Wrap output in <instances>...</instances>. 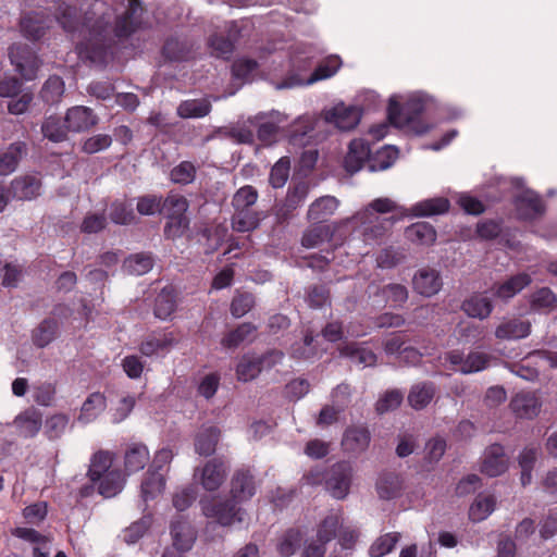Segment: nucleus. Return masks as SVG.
Listing matches in <instances>:
<instances>
[{
  "label": "nucleus",
  "mask_w": 557,
  "mask_h": 557,
  "mask_svg": "<svg viewBox=\"0 0 557 557\" xmlns=\"http://www.w3.org/2000/svg\"><path fill=\"white\" fill-rule=\"evenodd\" d=\"M9 55L16 72L24 79L32 81L36 78L41 61L28 46L14 45L10 48Z\"/></svg>",
  "instance_id": "7"
},
{
  "label": "nucleus",
  "mask_w": 557,
  "mask_h": 557,
  "mask_svg": "<svg viewBox=\"0 0 557 557\" xmlns=\"http://www.w3.org/2000/svg\"><path fill=\"white\" fill-rule=\"evenodd\" d=\"M330 237V228L325 225H314L309 228L301 238V244L306 248L319 246Z\"/></svg>",
  "instance_id": "63"
},
{
  "label": "nucleus",
  "mask_w": 557,
  "mask_h": 557,
  "mask_svg": "<svg viewBox=\"0 0 557 557\" xmlns=\"http://www.w3.org/2000/svg\"><path fill=\"white\" fill-rule=\"evenodd\" d=\"M382 294L391 307H400L408 299V290L401 284H388L382 288Z\"/></svg>",
  "instance_id": "60"
},
{
  "label": "nucleus",
  "mask_w": 557,
  "mask_h": 557,
  "mask_svg": "<svg viewBox=\"0 0 557 557\" xmlns=\"http://www.w3.org/2000/svg\"><path fill=\"white\" fill-rule=\"evenodd\" d=\"M370 441L371 434L367 426L350 425L343 434L342 447L346 453L360 454L369 447Z\"/></svg>",
  "instance_id": "12"
},
{
  "label": "nucleus",
  "mask_w": 557,
  "mask_h": 557,
  "mask_svg": "<svg viewBox=\"0 0 557 557\" xmlns=\"http://www.w3.org/2000/svg\"><path fill=\"white\" fill-rule=\"evenodd\" d=\"M97 492L104 498H111L122 492L125 478L120 469H115L106 475L101 476V480L97 481Z\"/></svg>",
  "instance_id": "29"
},
{
  "label": "nucleus",
  "mask_w": 557,
  "mask_h": 557,
  "mask_svg": "<svg viewBox=\"0 0 557 557\" xmlns=\"http://www.w3.org/2000/svg\"><path fill=\"white\" fill-rule=\"evenodd\" d=\"M97 122L98 117L94 111L84 106H76L69 109L64 117V123L70 132L87 131L95 126Z\"/></svg>",
  "instance_id": "14"
},
{
  "label": "nucleus",
  "mask_w": 557,
  "mask_h": 557,
  "mask_svg": "<svg viewBox=\"0 0 557 557\" xmlns=\"http://www.w3.org/2000/svg\"><path fill=\"white\" fill-rule=\"evenodd\" d=\"M490 362V358L484 352H470L465 357V363L458 370L465 374L484 370Z\"/></svg>",
  "instance_id": "62"
},
{
  "label": "nucleus",
  "mask_w": 557,
  "mask_h": 557,
  "mask_svg": "<svg viewBox=\"0 0 557 557\" xmlns=\"http://www.w3.org/2000/svg\"><path fill=\"white\" fill-rule=\"evenodd\" d=\"M302 536L299 530H287L277 543V552L282 557H289L300 546Z\"/></svg>",
  "instance_id": "54"
},
{
  "label": "nucleus",
  "mask_w": 557,
  "mask_h": 557,
  "mask_svg": "<svg viewBox=\"0 0 557 557\" xmlns=\"http://www.w3.org/2000/svg\"><path fill=\"white\" fill-rule=\"evenodd\" d=\"M508 468V458L504 447L499 444L488 446L484 453L481 466L482 473L494 478L504 473Z\"/></svg>",
  "instance_id": "13"
},
{
  "label": "nucleus",
  "mask_w": 557,
  "mask_h": 557,
  "mask_svg": "<svg viewBox=\"0 0 557 557\" xmlns=\"http://www.w3.org/2000/svg\"><path fill=\"white\" fill-rule=\"evenodd\" d=\"M15 423L25 437H33L40 431L42 414L36 409H28L16 417Z\"/></svg>",
  "instance_id": "41"
},
{
  "label": "nucleus",
  "mask_w": 557,
  "mask_h": 557,
  "mask_svg": "<svg viewBox=\"0 0 557 557\" xmlns=\"http://www.w3.org/2000/svg\"><path fill=\"white\" fill-rule=\"evenodd\" d=\"M20 25L24 37L34 41L40 39L49 27L47 22L44 21L37 12L25 14L21 18Z\"/></svg>",
  "instance_id": "36"
},
{
  "label": "nucleus",
  "mask_w": 557,
  "mask_h": 557,
  "mask_svg": "<svg viewBox=\"0 0 557 557\" xmlns=\"http://www.w3.org/2000/svg\"><path fill=\"white\" fill-rule=\"evenodd\" d=\"M361 119V111L354 106L343 103L335 106L325 113V121L334 124L341 131L355 128Z\"/></svg>",
  "instance_id": "9"
},
{
  "label": "nucleus",
  "mask_w": 557,
  "mask_h": 557,
  "mask_svg": "<svg viewBox=\"0 0 557 557\" xmlns=\"http://www.w3.org/2000/svg\"><path fill=\"white\" fill-rule=\"evenodd\" d=\"M220 438V430L216 426L202 428L195 437V451L200 456L214 454Z\"/></svg>",
  "instance_id": "27"
},
{
  "label": "nucleus",
  "mask_w": 557,
  "mask_h": 557,
  "mask_svg": "<svg viewBox=\"0 0 557 557\" xmlns=\"http://www.w3.org/2000/svg\"><path fill=\"white\" fill-rule=\"evenodd\" d=\"M191 54L190 47L186 41L177 38H168L162 48V55L168 61H185Z\"/></svg>",
  "instance_id": "44"
},
{
  "label": "nucleus",
  "mask_w": 557,
  "mask_h": 557,
  "mask_svg": "<svg viewBox=\"0 0 557 557\" xmlns=\"http://www.w3.org/2000/svg\"><path fill=\"white\" fill-rule=\"evenodd\" d=\"M341 517L336 513L326 516L318 525L317 540L320 544L325 545L337 536L341 528Z\"/></svg>",
  "instance_id": "46"
},
{
  "label": "nucleus",
  "mask_w": 557,
  "mask_h": 557,
  "mask_svg": "<svg viewBox=\"0 0 557 557\" xmlns=\"http://www.w3.org/2000/svg\"><path fill=\"white\" fill-rule=\"evenodd\" d=\"M64 94V82L60 76L52 75L40 90L41 99L49 104L58 103Z\"/></svg>",
  "instance_id": "48"
},
{
  "label": "nucleus",
  "mask_w": 557,
  "mask_h": 557,
  "mask_svg": "<svg viewBox=\"0 0 557 557\" xmlns=\"http://www.w3.org/2000/svg\"><path fill=\"white\" fill-rule=\"evenodd\" d=\"M238 29L235 23L228 29L227 35L215 34L209 38V47L211 52L216 58L230 59L235 48Z\"/></svg>",
  "instance_id": "21"
},
{
  "label": "nucleus",
  "mask_w": 557,
  "mask_h": 557,
  "mask_svg": "<svg viewBox=\"0 0 557 557\" xmlns=\"http://www.w3.org/2000/svg\"><path fill=\"white\" fill-rule=\"evenodd\" d=\"M495 503L492 495H479L469 509V518L474 522L486 519L493 512Z\"/></svg>",
  "instance_id": "52"
},
{
  "label": "nucleus",
  "mask_w": 557,
  "mask_h": 557,
  "mask_svg": "<svg viewBox=\"0 0 557 557\" xmlns=\"http://www.w3.org/2000/svg\"><path fill=\"white\" fill-rule=\"evenodd\" d=\"M256 481L251 470L242 467L235 470L231 479V496L237 502H247L256 494Z\"/></svg>",
  "instance_id": "8"
},
{
  "label": "nucleus",
  "mask_w": 557,
  "mask_h": 557,
  "mask_svg": "<svg viewBox=\"0 0 557 557\" xmlns=\"http://www.w3.org/2000/svg\"><path fill=\"white\" fill-rule=\"evenodd\" d=\"M149 460V450L144 444L133 443L125 451L124 465L128 473L144 469Z\"/></svg>",
  "instance_id": "30"
},
{
  "label": "nucleus",
  "mask_w": 557,
  "mask_h": 557,
  "mask_svg": "<svg viewBox=\"0 0 557 557\" xmlns=\"http://www.w3.org/2000/svg\"><path fill=\"white\" fill-rule=\"evenodd\" d=\"M370 152V146L366 140L361 138L352 139L344 159L345 170L350 174L360 171L364 162L369 160Z\"/></svg>",
  "instance_id": "15"
},
{
  "label": "nucleus",
  "mask_w": 557,
  "mask_h": 557,
  "mask_svg": "<svg viewBox=\"0 0 557 557\" xmlns=\"http://www.w3.org/2000/svg\"><path fill=\"white\" fill-rule=\"evenodd\" d=\"M176 343L173 332H153L140 343L139 351L146 357H151L170 351Z\"/></svg>",
  "instance_id": "11"
},
{
  "label": "nucleus",
  "mask_w": 557,
  "mask_h": 557,
  "mask_svg": "<svg viewBox=\"0 0 557 557\" xmlns=\"http://www.w3.org/2000/svg\"><path fill=\"white\" fill-rule=\"evenodd\" d=\"M309 194V185L298 182L288 187L287 195L278 209V215L287 219L298 207L302 205Z\"/></svg>",
  "instance_id": "20"
},
{
  "label": "nucleus",
  "mask_w": 557,
  "mask_h": 557,
  "mask_svg": "<svg viewBox=\"0 0 557 557\" xmlns=\"http://www.w3.org/2000/svg\"><path fill=\"white\" fill-rule=\"evenodd\" d=\"M240 502L231 498L218 500L202 506L206 517L213 518L222 527H230L236 522H243L245 510L238 505Z\"/></svg>",
  "instance_id": "5"
},
{
  "label": "nucleus",
  "mask_w": 557,
  "mask_h": 557,
  "mask_svg": "<svg viewBox=\"0 0 557 557\" xmlns=\"http://www.w3.org/2000/svg\"><path fill=\"white\" fill-rule=\"evenodd\" d=\"M153 259L147 253H136L124 260L123 268L128 274L143 275L152 269Z\"/></svg>",
  "instance_id": "50"
},
{
  "label": "nucleus",
  "mask_w": 557,
  "mask_h": 557,
  "mask_svg": "<svg viewBox=\"0 0 557 557\" xmlns=\"http://www.w3.org/2000/svg\"><path fill=\"white\" fill-rule=\"evenodd\" d=\"M258 199V191L255 187L246 185L240 187L233 196L232 206L234 210L253 209Z\"/></svg>",
  "instance_id": "55"
},
{
  "label": "nucleus",
  "mask_w": 557,
  "mask_h": 557,
  "mask_svg": "<svg viewBox=\"0 0 557 557\" xmlns=\"http://www.w3.org/2000/svg\"><path fill=\"white\" fill-rule=\"evenodd\" d=\"M197 174L196 165L190 161H182L175 165L170 172V181L178 185L191 184Z\"/></svg>",
  "instance_id": "51"
},
{
  "label": "nucleus",
  "mask_w": 557,
  "mask_h": 557,
  "mask_svg": "<svg viewBox=\"0 0 557 557\" xmlns=\"http://www.w3.org/2000/svg\"><path fill=\"white\" fill-rule=\"evenodd\" d=\"M109 215L113 223L121 225L129 224L135 219L133 208L122 201H114L111 205Z\"/></svg>",
  "instance_id": "59"
},
{
  "label": "nucleus",
  "mask_w": 557,
  "mask_h": 557,
  "mask_svg": "<svg viewBox=\"0 0 557 557\" xmlns=\"http://www.w3.org/2000/svg\"><path fill=\"white\" fill-rule=\"evenodd\" d=\"M412 284L418 294L431 297L441 290L443 282L436 270L425 268L416 273Z\"/></svg>",
  "instance_id": "16"
},
{
  "label": "nucleus",
  "mask_w": 557,
  "mask_h": 557,
  "mask_svg": "<svg viewBox=\"0 0 557 557\" xmlns=\"http://www.w3.org/2000/svg\"><path fill=\"white\" fill-rule=\"evenodd\" d=\"M510 408L519 418L532 419L541 408L540 398L532 392H520L510 401Z\"/></svg>",
  "instance_id": "18"
},
{
  "label": "nucleus",
  "mask_w": 557,
  "mask_h": 557,
  "mask_svg": "<svg viewBox=\"0 0 557 557\" xmlns=\"http://www.w3.org/2000/svg\"><path fill=\"white\" fill-rule=\"evenodd\" d=\"M515 216L522 222H533L546 212V203L537 193L525 189L512 198Z\"/></svg>",
  "instance_id": "3"
},
{
  "label": "nucleus",
  "mask_w": 557,
  "mask_h": 557,
  "mask_svg": "<svg viewBox=\"0 0 557 557\" xmlns=\"http://www.w3.org/2000/svg\"><path fill=\"white\" fill-rule=\"evenodd\" d=\"M338 207V201L335 197L324 196L317 199L308 210V219L314 222H323L327 216L332 215Z\"/></svg>",
  "instance_id": "40"
},
{
  "label": "nucleus",
  "mask_w": 557,
  "mask_h": 557,
  "mask_svg": "<svg viewBox=\"0 0 557 557\" xmlns=\"http://www.w3.org/2000/svg\"><path fill=\"white\" fill-rule=\"evenodd\" d=\"M260 221V213L255 209L234 210L231 224L234 231L248 233L256 230L259 226Z\"/></svg>",
  "instance_id": "33"
},
{
  "label": "nucleus",
  "mask_w": 557,
  "mask_h": 557,
  "mask_svg": "<svg viewBox=\"0 0 557 557\" xmlns=\"http://www.w3.org/2000/svg\"><path fill=\"white\" fill-rule=\"evenodd\" d=\"M26 149L22 141L11 144L3 153H0V175H9L15 171Z\"/></svg>",
  "instance_id": "39"
},
{
  "label": "nucleus",
  "mask_w": 557,
  "mask_h": 557,
  "mask_svg": "<svg viewBox=\"0 0 557 557\" xmlns=\"http://www.w3.org/2000/svg\"><path fill=\"white\" fill-rule=\"evenodd\" d=\"M401 535L399 532H389L379 536L370 546V557H383L395 548Z\"/></svg>",
  "instance_id": "47"
},
{
  "label": "nucleus",
  "mask_w": 557,
  "mask_h": 557,
  "mask_svg": "<svg viewBox=\"0 0 557 557\" xmlns=\"http://www.w3.org/2000/svg\"><path fill=\"white\" fill-rule=\"evenodd\" d=\"M113 453L108 450L96 451L90 458V463L87 471V478L89 479V482L95 483L101 480V476L115 470L116 468H113Z\"/></svg>",
  "instance_id": "23"
},
{
  "label": "nucleus",
  "mask_w": 557,
  "mask_h": 557,
  "mask_svg": "<svg viewBox=\"0 0 557 557\" xmlns=\"http://www.w3.org/2000/svg\"><path fill=\"white\" fill-rule=\"evenodd\" d=\"M256 305V299L253 294L249 292H240L236 290L234 297L232 298L230 312L231 314L238 319L247 314Z\"/></svg>",
  "instance_id": "49"
},
{
  "label": "nucleus",
  "mask_w": 557,
  "mask_h": 557,
  "mask_svg": "<svg viewBox=\"0 0 557 557\" xmlns=\"http://www.w3.org/2000/svg\"><path fill=\"white\" fill-rule=\"evenodd\" d=\"M66 124H63L61 117L50 115L45 119L41 125V133L45 138L53 143H61L66 139Z\"/></svg>",
  "instance_id": "45"
},
{
  "label": "nucleus",
  "mask_w": 557,
  "mask_h": 557,
  "mask_svg": "<svg viewBox=\"0 0 557 557\" xmlns=\"http://www.w3.org/2000/svg\"><path fill=\"white\" fill-rule=\"evenodd\" d=\"M290 161L289 158H281L271 169L269 182L273 188L283 187L289 176Z\"/></svg>",
  "instance_id": "57"
},
{
  "label": "nucleus",
  "mask_w": 557,
  "mask_h": 557,
  "mask_svg": "<svg viewBox=\"0 0 557 557\" xmlns=\"http://www.w3.org/2000/svg\"><path fill=\"white\" fill-rule=\"evenodd\" d=\"M404 394L399 389L386 391L376 401L375 410L377 413L383 414L385 412L397 409L403 403Z\"/></svg>",
  "instance_id": "58"
},
{
  "label": "nucleus",
  "mask_w": 557,
  "mask_h": 557,
  "mask_svg": "<svg viewBox=\"0 0 557 557\" xmlns=\"http://www.w3.org/2000/svg\"><path fill=\"white\" fill-rule=\"evenodd\" d=\"M41 182L34 175L16 177L12 181L10 193L18 200H30L39 195Z\"/></svg>",
  "instance_id": "22"
},
{
  "label": "nucleus",
  "mask_w": 557,
  "mask_h": 557,
  "mask_svg": "<svg viewBox=\"0 0 557 557\" xmlns=\"http://www.w3.org/2000/svg\"><path fill=\"white\" fill-rule=\"evenodd\" d=\"M436 393V386L432 382H421L414 384L409 394H408V403L410 407L416 410H421L425 408L434 398Z\"/></svg>",
  "instance_id": "26"
},
{
  "label": "nucleus",
  "mask_w": 557,
  "mask_h": 557,
  "mask_svg": "<svg viewBox=\"0 0 557 557\" xmlns=\"http://www.w3.org/2000/svg\"><path fill=\"white\" fill-rule=\"evenodd\" d=\"M531 333V323L521 319L504 320L496 329L495 336L500 341L525 338Z\"/></svg>",
  "instance_id": "19"
},
{
  "label": "nucleus",
  "mask_w": 557,
  "mask_h": 557,
  "mask_svg": "<svg viewBox=\"0 0 557 557\" xmlns=\"http://www.w3.org/2000/svg\"><path fill=\"white\" fill-rule=\"evenodd\" d=\"M450 202L447 198H430L413 205L409 214L413 216H431L448 212Z\"/></svg>",
  "instance_id": "25"
},
{
  "label": "nucleus",
  "mask_w": 557,
  "mask_h": 557,
  "mask_svg": "<svg viewBox=\"0 0 557 557\" xmlns=\"http://www.w3.org/2000/svg\"><path fill=\"white\" fill-rule=\"evenodd\" d=\"M143 13L140 1L129 0L126 10L116 16L113 25L103 16L92 24L82 23L77 9L71 5L59 8L55 18L65 32H79L83 35L76 45L81 60L104 66L113 58L117 44L140 27Z\"/></svg>",
  "instance_id": "1"
},
{
  "label": "nucleus",
  "mask_w": 557,
  "mask_h": 557,
  "mask_svg": "<svg viewBox=\"0 0 557 557\" xmlns=\"http://www.w3.org/2000/svg\"><path fill=\"white\" fill-rule=\"evenodd\" d=\"M107 408V398L100 392L91 393L83 403L78 421L89 423L94 421Z\"/></svg>",
  "instance_id": "28"
},
{
  "label": "nucleus",
  "mask_w": 557,
  "mask_h": 557,
  "mask_svg": "<svg viewBox=\"0 0 557 557\" xmlns=\"http://www.w3.org/2000/svg\"><path fill=\"white\" fill-rule=\"evenodd\" d=\"M405 236L418 245H432L436 239V231L428 222H417L405 230Z\"/></svg>",
  "instance_id": "34"
},
{
  "label": "nucleus",
  "mask_w": 557,
  "mask_h": 557,
  "mask_svg": "<svg viewBox=\"0 0 557 557\" xmlns=\"http://www.w3.org/2000/svg\"><path fill=\"white\" fill-rule=\"evenodd\" d=\"M228 466L221 457L208 460L201 468H197L195 476L199 478V483L208 492L218 491L226 480Z\"/></svg>",
  "instance_id": "6"
},
{
  "label": "nucleus",
  "mask_w": 557,
  "mask_h": 557,
  "mask_svg": "<svg viewBox=\"0 0 557 557\" xmlns=\"http://www.w3.org/2000/svg\"><path fill=\"white\" fill-rule=\"evenodd\" d=\"M425 102L420 97H410L405 103H399L394 98L389 99L387 119L389 124L397 128L407 129L418 135L429 131V125L422 121Z\"/></svg>",
  "instance_id": "2"
},
{
  "label": "nucleus",
  "mask_w": 557,
  "mask_h": 557,
  "mask_svg": "<svg viewBox=\"0 0 557 557\" xmlns=\"http://www.w3.org/2000/svg\"><path fill=\"white\" fill-rule=\"evenodd\" d=\"M403 481L400 476L394 472L382 473L376 482V491L382 499H393L400 495Z\"/></svg>",
  "instance_id": "32"
},
{
  "label": "nucleus",
  "mask_w": 557,
  "mask_h": 557,
  "mask_svg": "<svg viewBox=\"0 0 557 557\" xmlns=\"http://www.w3.org/2000/svg\"><path fill=\"white\" fill-rule=\"evenodd\" d=\"M171 536L174 548L184 553L191 549L196 531L185 517L177 516L171 523Z\"/></svg>",
  "instance_id": "10"
},
{
  "label": "nucleus",
  "mask_w": 557,
  "mask_h": 557,
  "mask_svg": "<svg viewBox=\"0 0 557 557\" xmlns=\"http://www.w3.org/2000/svg\"><path fill=\"white\" fill-rule=\"evenodd\" d=\"M532 280L529 274L519 273L513 276H510L508 280L500 284H494L492 287V292L494 297L507 301L508 299L515 297L523 288L529 286Z\"/></svg>",
  "instance_id": "17"
},
{
  "label": "nucleus",
  "mask_w": 557,
  "mask_h": 557,
  "mask_svg": "<svg viewBox=\"0 0 557 557\" xmlns=\"http://www.w3.org/2000/svg\"><path fill=\"white\" fill-rule=\"evenodd\" d=\"M211 108L208 99H190L182 101L177 107L176 113L182 119H199L208 115Z\"/></svg>",
  "instance_id": "38"
},
{
  "label": "nucleus",
  "mask_w": 557,
  "mask_h": 557,
  "mask_svg": "<svg viewBox=\"0 0 557 557\" xmlns=\"http://www.w3.org/2000/svg\"><path fill=\"white\" fill-rule=\"evenodd\" d=\"M189 227L187 216H166L164 236L169 239L182 237Z\"/></svg>",
  "instance_id": "61"
},
{
  "label": "nucleus",
  "mask_w": 557,
  "mask_h": 557,
  "mask_svg": "<svg viewBox=\"0 0 557 557\" xmlns=\"http://www.w3.org/2000/svg\"><path fill=\"white\" fill-rule=\"evenodd\" d=\"M351 478L352 467L345 461L334 463L322 475L326 491L336 499H344L348 495Z\"/></svg>",
  "instance_id": "4"
},
{
  "label": "nucleus",
  "mask_w": 557,
  "mask_h": 557,
  "mask_svg": "<svg viewBox=\"0 0 557 557\" xmlns=\"http://www.w3.org/2000/svg\"><path fill=\"white\" fill-rule=\"evenodd\" d=\"M176 310V295L172 287H164L154 300L153 313L160 320H166Z\"/></svg>",
  "instance_id": "37"
},
{
  "label": "nucleus",
  "mask_w": 557,
  "mask_h": 557,
  "mask_svg": "<svg viewBox=\"0 0 557 557\" xmlns=\"http://www.w3.org/2000/svg\"><path fill=\"white\" fill-rule=\"evenodd\" d=\"M342 356L350 358L359 364L372 367L376 363V355L358 343H347L339 348Z\"/></svg>",
  "instance_id": "35"
},
{
  "label": "nucleus",
  "mask_w": 557,
  "mask_h": 557,
  "mask_svg": "<svg viewBox=\"0 0 557 557\" xmlns=\"http://www.w3.org/2000/svg\"><path fill=\"white\" fill-rule=\"evenodd\" d=\"M164 487L165 478L163 473L148 470L140 485L141 498L145 502L152 500L164 491Z\"/></svg>",
  "instance_id": "31"
},
{
  "label": "nucleus",
  "mask_w": 557,
  "mask_h": 557,
  "mask_svg": "<svg viewBox=\"0 0 557 557\" xmlns=\"http://www.w3.org/2000/svg\"><path fill=\"white\" fill-rule=\"evenodd\" d=\"M492 300L480 294L474 293L461 304V310L470 318L484 320L488 318L493 311Z\"/></svg>",
  "instance_id": "24"
},
{
  "label": "nucleus",
  "mask_w": 557,
  "mask_h": 557,
  "mask_svg": "<svg viewBox=\"0 0 557 557\" xmlns=\"http://www.w3.org/2000/svg\"><path fill=\"white\" fill-rule=\"evenodd\" d=\"M556 301L555 294L548 287H543L532 295L531 307L536 310H550L555 308Z\"/></svg>",
  "instance_id": "64"
},
{
  "label": "nucleus",
  "mask_w": 557,
  "mask_h": 557,
  "mask_svg": "<svg viewBox=\"0 0 557 557\" xmlns=\"http://www.w3.org/2000/svg\"><path fill=\"white\" fill-rule=\"evenodd\" d=\"M187 209L188 201L182 195L171 194L163 199L162 212L165 216H186Z\"/></svg>",
  "instance_id": "56"
},
{
  "label": "nucleus",
  "mask_w": 557,
  "mask_h": 557,
  "mask_svg": "<svg viewBox=\"0 0 557 557\" xmlns=\"http://www.w3.org/2000/svg\"><path fill=\"white\" fill-rule=\"evenodd\" d=\"M58 322L54 319H45L34 331H33V343L39 348L48 346L58 333Z\"/></svg>",
  "instance_id": "43"
},
{
  "label": "nucleus",
  "mask_w": 557,
  "mask_h": 557,
  "mask_svg": "<svg viewBox=\"0 0 557 557\" xmlns=\"http://www.w3.org/2000/svg\"><path fill=\"white\" fill-rule=\"evenodd\" d=\"M260 359L244 356L236 367L237 379L243 382H248L256 379L261 372Z\"/></svg>",
  "instance_id": "53"
},
{
  "label": "nucleus",
  "mask_w": 557,
  "mask_h": 557,
  "mask_svg": "<svg viewBox=\"0 0 557 557\" xmlns=\"http://www.w3.org/2000/svg\"><path fill=\"white\" fill-rule=\"evenodd\" d=\"M257 332V326L250 322H244L236 329L226 333L221 344L225 348H236L245 341L249 339Z\"/></svg>",
  "instance_id": "42"
}]
</instances>
